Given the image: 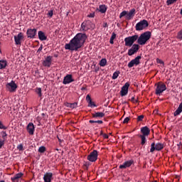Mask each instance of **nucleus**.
Instances as JSON below:
<instances>
[{"label":"nucleus","mask_w":182,"mask_h":182,"mask_svg":"<svg viewBox=\"0 0 182 182\" xmlns=\"http://www.w3.org/2000/svg\"><path fill=\"white\" fill-rule=\"evenodd\" d=\"M72 82H75V80L73 78L72 75L68 74L64 77L63 83V85H69V83H72Z\"/></svg>","instance_id":"2eb2a0df"},{"label":"nucleus","mask_w":182,"mask_h":182,"mask_svg":"<svg viewBox=\"0 0 182 182\" xmlns=\"http://www.w3.org/2000/svg\"><path fill=\"white\" fill-rule=\"evenodd\" d=\"M1 133L3 134V135H2V139H3L4 141L6 140V137L8 136V134H6V132L3 131Z\"/></svg>","instance_id":"58836bf2"},{"label":"nucleus","mask_w":182,"mask_h":182,"mask_svg":"<svg viewBox=\"0 0 182 182\" xmlns=\"http://www.w3.org/2000/svg\"><path fill=\"white\" fill-rule=\"evenodd\" d=\"M134 101H135L134 97H132L131 98V102H132V103H134Z\"/></svg>","instance_id":"603ef678"},{"label":"nucleus","mask_w":182,"mask_h":182,"mask_svg":"<svg viewBox=\"0 0 182 182\" xmlns=\"http://www.w3.org/2000/svg\"><path fill=\"white\" fill-rule=\"evenodd\" d=\"M150 38H151V32L146 31L141 33L139 37L138 36L136 40L138 45H141V46L146 45L147 41L150 40Z\"/></svg>","instance_id":"f03ea898"},{"label":"nucleus","mask_w":182,"mask_h":182,"mask_svg":"<svg viewBox=\"0 0 182 182\" xmlns=\"http://www.w3.org/2000/svg\"><path fill=\"white\" fill-rule=\"evenodd\" d=\"M38 30L36 28H28L26 32L27 38L35 39Z\"/></svg>","instance_id":"f8f14e48"},{"label":"nucleus","mask_w":182,"mask_h":182,"mask_svg":"<svg viewBox=\"0 0 182 182\" xmlns=\"http://www.w3.org/2000/svg\"><path fill=\"white\" fill-rule=\"evenodd\" d=\"M85 21V24L87 25V27L88 28V29H94L95 23H93L92 22V21L87 20V21Z\"/></svg>","instance_id":"b1692460"},{"label":"nucleus","mask_w":182,"mask_h":182,"mask_svg":"<svg viewBox=\"0 0 182 182\" xmlns=\"http://www.w3.org/2000/svg\"><path fill=\"white\" fill-rule=\"evenodd\" d=\"M86 101L88 103V106L90 107H97L96 104H95L92 101V97H90V95H87L86 97Z\"/></svg>","instance_id":"4be33fe9"},{"label":"nucleus","mask_w":182,"mask_h":182,"mask_svg":"<svg viewBox=\"0 0 182 182\" xmlns=\"http://www.w3.org/2000/svg\"><path fill=\"white\" fill-rule=\"evenodd\" d=\"M119 75H120V71H115L112 75L113 80H116V79L119 77Z\"/></svg>","instance_id":"473e14b6"},{"label":"nucleus","mask_w":182,"mask_h":182,"mask_svg":"<svg viewBox=\"0 0 182 182\" xmlns=\"http://www.w3.org/2000/svg\"><path fill=\"white\" fill-rule=\"evenodd\" d=\"M56 151H59V149H56Z\"/></svg>","instance_id":"bf43d9fd"},{"label":"nucleus","mask_w":182,"mask_h":182,"mask_svg":"<svg viewBox=\"0 0 182 182\" xmlns=\"http://www.w3.org/2000/svg\"><path fill=\"white\" fill-rule=\"evenodd\" d=\"M99 154L97 150H93L90 154L87 156V159L88 161H91V163H95L97 160V156Z\"/></svg>","instance_id":"6e6552de"},{"label":"nucleus","mask_w":182,"mask_h":182,"mask_svg":"<svg viewBox=\"0 0 182 182\" xmlns=\"http://www.w3.org/2000/svg\"><path fill=\"white\" fill-rule=\"evenodd\" d=\"M141 133L142 134H140L141 136H147L150 134V129H149L147 126L143 127L141 128Z\"/></svg>","instance_id":"aec40b11"},{"label":"nucleus","mask_w":182,"mask_h":182,"mask_svg":"<svg viewBox=\"0 0 182 182\" xmlns=\"http://www.w3.org/2000/svg\"><path fill=\"white\" fill-rule=\"evenodd\" d=\"M103 134H103V131H101L100 132V136H103Z\"/></svg>","instance_id":"5fc2aeb1"},{"label":"nucleus","mask_w":182,"mask_h":182,"mask_svg":"<svg viewBox=\"0 0 182 182\" xmlns=\"http://www.w3.org/2000/svg\"><path fill=\"white\" fill-rule=\"evenodd\" d=\"M6 87L9 92L13 93L14 92H16V89H18V85L14 80H11V82L6 84Z\"/></svg>","instance_id":"1a4fd4ad"},{"label":"nucleus","mask_w":182,"mask_h":182,"mask_svg":"<svg viewBox=\"0 0 182 182\" xmlns=\"http://www.w3.org/2000/svg\"><path fill=\"white\" fill-rule=\"evenodd\" d=\"M114 39H116V34L114 33H112V36L109 39V43H111V45H113V43H114Z\"/></svg>","instance_id":"2f4dec72"},{"label":"nucleus","mask_w":182,"mask_h":182,"mask_svg":"<svg viewBox=\"0 0 182 182\" xmlns=\"http://www.w3.org/2000/svg\"><path fill=\"white\" fill-rule=\"evenodd\" d=\"M180 14L182 15V9H181Z\"/></svg>","instance_id":"13d9d810"},{"label":"nucleus","mask_w":182,"mask_h":182,"mask_svg":"<svg viewBox=\"0 0 182 182\" xmlns=\"http://www.w3.org/2000/svg\"><path fill=\"white\" fill-rule=\"evenodd\" d=\"M86 39H87V36L85 33H78L70 41L69 43L65 45V49L66 50H79L85 45Z\"/></svg>","instance_id":"f257e3e1"},{"label":"nucleus","mask_w":182,"mask_h":182,"mask_svg":"<svg viewBox=\"0 0 182 182\" xmlns=\"http://www.w3.org/2000/svg\"><path fill=\"white\" fill-rule=\"evenodd\" d=\"M140 59H141V55L136 56L134 59H132L127 65L128 68H132L133 66H138L140 65Z\"/></svg>","instance_id":"9d476101"},{"label":"nucleus","mask_w":182,"mask_h":182,"mask_svg":"<svg viewBox=\"0 0 182 182\" xmlns=\"http://www.w3.org/2000/svg\"><path fill=\"white\" fill-rule=\"evenodd\" d=\"M129 87H130V83L126 82L121 89L120 95L126 96L129 93Z\"/></svg>","instance_id":"ddd939ff"},{"label":"nucleus","mask_w":182,"mask_h":182,"mask_svg":"<svg viewBox=\"0 0 182 182\" xmlns=\"http://www.w3.org/2000/svg\"><path fill=\"white\" fill-rule=\"evenodd\" d=\"M38 38L40 41H46L48 37L45 35V33L42 31H38Z\"/></svg>","instance_id":"5701e85b"},{"label":"nucleus","mask_w":182,"mask_h":182,"mask_svg":"<svg viewBox=\"0 0 182 182\" xmlns=\"http://www.w3.org/2000/svg\"><path fill=\"white\" fill-rule=\"evenodd\" d=\"M58 139L59 143H62V139H60L59 138V136H58Z\"/></svg>","instance_id":"864d4df0"},{"label":"nucleus","mask_w":182,"mask_h":182,"mask_svg":"<svg viewBox=\"0 0 182 182\" xmlns=\"http://www.w3.org/2000/svg\"><path fill=\"white\" fill-rule=\"evenodd\" d=\"M139 39V35H134L132 36H129L124 38V42H125V46H129V48L133 46L136 41Z\"/></svg>","instance_id":"39448f33"},{"label":"nucleus","mask_w":182,"mask_h":182,"mask_svg":"<svg viewBox=\"0 0 182 182\" xmlns=\"http://www.w3.org/2000/svg\"><path fill=\"white\" fill-rule=\"evenodd\" d=\"M140 49L139 44H134L131 48L128 50V56H133V55L137 53Z\"/></svg>","instance_id":"9b49d317"},{"label":"nucleus","mask_w":182,"mask_h":182,"mask_svg":"<svg viewBox=\"0 0 182 182\" xmlns=\"http://www.w3.org/2000/svg\"><path fill=\"white\" fill-rule=\"evenodd\" d=\"M157 63H160L161 65H164V62H163V60H160V59H158L157 60Z\"/></svg>","instance_id":"09e8293b"},{"label":"nucleus","mask_w":182,"mask_h":182,"mask_svg":"<svg viewBox=\"0 0 182 182\" xmlns=\"http://www.w3.org/2000/svg\"><path fill=\"white\" fill-rule=\"evenodd\" d=\"M164 149V144L162 143H154L151 144L150 153H154V151H161Z\"/></svg>","instance_id":"423d86ee"},{"label":"nucleus","mask_w":182,"mask_h":182,"mask_svg":"<svg viewBox=\"0 0 182 182\" xmlns=\"http://www.w3.org/2000/svg\"><path fill=\"white\" fill-rule=\"evenodd\" d=\"M149 27V21L147 20H141L138 22L135 26L136 31H143Z\"/></svg>","instance_id":"0eeeda50"},{"label":"nucleus","mask_w":182,"mask_h":182,"mask_svg":"<svg viewBox=\"0 0 182 182\" xmlns=\"http://www.w3.org/2000/svg\"><path fill=\"white\" fill-rule=\"evenodd\" d=\"M6 65H7L6 60H0V70L5 69V68H6Z\"/></svg>","instance_id":"cd10ccee"},{"label":"nucleus","mask_w":182,"mask_h":182,"mask_svg":"<svg viewBox=\"0 0 182 182\" xmlns=\"http://www.w3.org/2000/svg\"><path fill=\"white\" fill-rule=\"evenodd\" d=\"M102 136L104 139H109V135H107V134H104Z\"/></svg>","instance_id":"3c124183"},{"label":"nucleus","mask_w":182,"mask_h":182,"mask_svg":"<svg viewBox=\"0 0 182 182\" xmlns=\"http://www.w3.org/2000/svg\"><path fill=\"white\" fill-rule=\"evenodd\" d=\"M138 136L141 139V146H144L147 142V139H146V136L144 135H138Z\"/></svg>","instance_id":"bb28decb"},{"label":"nucleus","mask_w":182,"mask_h":182,"mask_svg":"<svg viewBox=\"0 0 182 182\" xmlns=\"http://www.w3.org/2000/svg\"><path fill=\"white\" fill-rule=\"evenodd\" d=\"M99 11L101 14H106V11H107V6L105 4L100 5Z\"/></svg>","instance_id":"393cba45"},{"label":"nucleus","mask_w":182,"mask_h":182,"mask_svg":"<svg viewBox=\"0 0 182 182\" xmlns=\"http://www.w3.org/2000/svg\"><path fill=\"white\" fill-rule=\"evenodd\" d=\"M143 119H144V115H139V116L137 117V122H142V121H143Z\"/></svg>","instance_id":"a19ab883"},{"label":"nucleus","mask_w":182,"mask_h":182,"mask_svg":"<svg viewBox=\"0 0 182 182\" xmlns=\"http://www.w3.org/2000/svg\"><path fill=\"white\" fill-rule=\"evenodd\" d=\"M46 151V147L44 146H40L38 148V153H45Z\"/></svg>","instance_id":"f704fd0d"},{"label":"nucleus","mask_w":182,"mask_h":182,"mask_svg":"<svg viewBox=\"0 0 182 182\" xmlns=\"http://www.w3.org/2000/svg\"><path fill=\"white\" fill-rule=\"evenodd\" d=\"M107 63V60H106V58H102L100 61V66L102 67H105Z\"/></svg>","instance_id":"7c9ffc66"},{"label":"nucleus","mask_w":182,"mask_h":182,"mask_svg":"<svg viewBox=\"0 0 182 182\" xmlns=\"http://www.w3.org/2000/svg\"><path fill=\"white\" fill-rule=\"evenodd\" d=\"M134 15H136V9H131L129 11V12L127 11H123L119 14V19H122V18H123V16H125V18L127 19V21H130V20L133 19V18L134 17Z\"/></svg>","instance_id":"7ed1b4c3"},{"label":"nucleus","mask_w":182,"mask_h":182,"mask_svg":"<svg viewBox=\"0 0 182 182\" xmlns=\"http://www.w3.org/2000/svg\"><path fill=\"white\" fill-rule=\"evenodd\" d=\"M88 18H95V14H90L87 16Z\"/></svg>","instance_id":"8fccbe9b"},{"label":"nucleus","mask_w":182,"mask_h":182,"mask_svg":"<svg viewBox=\"0 0 182 182\" xmlns=\"http://www.w3.org/2000/svg\"><path fill=\"white\" fill-rule=\"evenodd\" d=\"M92 116L94 119H102L105 117V113L100 112H95V113L92 114Z\"/></svg>","instance_id":"412c9836"},{"label":"nucleus","mask_w":182,"mask_h":182,"mask_svg":"<svg viewBox=\"0 0 182 182\" xmlns=\"http://www.w3.org/2000/svg\"><path fill=\"white\" fill-rule=\"evenodd\" d=\"M65 106L67 107H69L70 109H76V107H77V103H76V102H74V103L66 102Z\"/></svg>","instance_id":"a878e982"},{"label":"nucleus","mask_w":182,"mask_h":182,"mask_svg":"<svg viewBox=\"0 0 182 182\" xmlns=\"http://www.w3.org/2000/svg\"><path fill=\"white\" fill-rule=\"evenodd\" d=\"M178 0H167L166 1V5L169 6V5H173V4H176Z\"/></svg>","instance_id":"72a5a7b5"},{"label":"nucleus","mask_w":182,"mask_h":182,"mask_svg":"<svg viewBox=\"0 0 182 182\" xmlns=\"http://www.w3.org/2000/svg\"><path fill=\"white\" fill-rule=\"evenodd\" d=\"M129 121H130V117H126V118L124 119L123 123H124V124H126L127 123H129Z\"/></svg>","instance_id":"a18cd8bd"},{"label":"nucleus","mask_w":182,"mask_h":182,"mask_svg":"<svg viewBox=\"0 0 182 182\" xmlns=\"http://www.w3.org/2000/svg\"><path fill=\"white\" fill-rule=\"evenodd\" d=\"M44 182H52L53 180V173L50 172H47L43 176Z\"/></svg>","instance_id":"f3484780"},{"label":"nucleus","mask_w":182,"mask_h":182,"mask_svg":"<svg viewBox=\"0 0 182 182\" xmlns=\"http://www.w3.org/2000/svg\"><path fill=\"white\" fill-rule=\"evenodd\" d=\"M0 182H5V181H1Z\"/></svg>","instance_id":"052dcab7"},{"label":"nucleus","mask_w":182,"mask_h":182,"mask_svg":"<svg viewBox=\"0 0 182 182\" xmlns=\"http://www.w3.org/2000/svg\"><path fill=\"white\" fill-rule=\"evenodd\" d=\"M42 49H43V45H41L37 52H42Z\"/></svg>","instance_id":"de8ad7c7"},{"label":"nucleus","mask_w":182,"mask_h":182,"mask_svg":"<svg viewBox=\"0 0 182 182\" xmlns=\"http://www.w3.org/2000/svg\"><path fill=\"white\" fill-rule=\"evenodd\" d=\"M134 164V161L133 160H129L126 161L125 162L123 163V164L119 166V168L123 169V168H128L132 166V164Z\"/></svg>","instance_id":"a211bd4d"},{"label":"nucleus","mask_w":182,"mask_h":182,"mask_svg":"<svg viewBox=\"0 0 182 182\" xmlns=\"http://www.w3.org/2000/svg\"><path fill=\"white\" fill-rule=\"evenodd\" d=\"M17 150H18V151H23V150H25V149H23V144H20L17 146Z\"/></svg>","instance_id":"e433bc0d"},{"label":"nucleus","mask_w":182,"mask_h":182,"mask_svg":"<svg viewBox=\"0 0 182 182\" xmlns=\"http://www.w3.org/2000/svg\"><path fill=\"white\" fill-rule=\"evenodd\" d=\"M0 129L3 130H6V129H8V127L4 125V124L2 123V121H0Z\"/></svg>","instance_id":"ea45409f"},{"label":"nucleus","mask_w":182,"mask_h":182,"mask_svg":"<svg viewBox=\"0 0 182 182\" xmlns=\"http://www.w3.org/2000/svg\"><path fill=\"white\" fill-rule=\"evenodd\" d=\"M89 123L93 124V123H97L98 124H103V121L102 120H90Z\"/></svg>","instance_id":"c9c22d12"},{"label":"nucleus","mask_w":182,"mask_h":182,"mask_svg":"<svg viewBox=\"0 0 182 182\" xmlns=\"http://www.w3.org/2000/svg\"><path fill=\"white\" fill-rule=\"evenodd\" d=\"M52 65V56L48 55L46 58L45 60L43 62V66L46 68H50Z\"/></svg>","instance_id":"dca6fc26"},{"label":"nucleus","mask_w":182,"mask_h":182,"mask_svg":"<svg viewBox=\"0 0 182 182\" xmlns=\"http://www.w3.org/2000/svg\"><path fill=\"white\" fill-rule=\"evenodd\" d=\"M23 176V173H18L14 175V178H17V179H18V180H21V178H22Z\"/></svg>","instance_id":"4c0bfd02"},{"label":"nucleus","mask_w":182,"mask_h":182,"mask_svg":"<svg viewBox=\"0 0 182 182\" xmlns=\"http://www.w3.org/2000/svg\"><path fill=\"white\" fill-rule=\"evenodd\" d=\"M156 86V88L155 90V95L156 96H160L163 92H165V90H167V87L166 86V84H164L162 82H159L155 85Z\"/></svg>","instance_id":"20e7f679"},{"label":"nucleus","mask_w":182,"mask_h":182,"mask_svg":"<svg viewBox=\"0 0 182 182\" xmlns=\"http://www.w3.org/2000/svg\"><path fill=\"white\" fill-rule=\"evenodd\" d=\"M26 130L31 136H33V134H35V125L33 124V123H28L26 127Z\"/></svg>","instance_id":"4468645a"},{"label":"nucleus","mask_w":182,"mask_h":182,"mask_svg":"<svg viewBox=\"0 0 182 182\" xmlns=\"http://www.w3.org/2000/svg\"><path fill=\"white\" fill-rule=\"evenodd\" d=\"M36 93L38 95L39 97H42V88L41 87H36L35 89Z\"/></svg>","instance_id":"c756f323"},{"label":"nucleus","mask_w":182,"mask_h":182,"mask_svg":"<svg viewBox=\"0 0 182 182\" xmlns=\"http://www.w3.org/2000/svg\"><path fill=\"white\" fill-rule=\"evenodd\" d=\"M4 144H5V140L0 139V149H2Z\"/></svg>","instance_id":"49530a36"},{"label":"nucleus","mask_w":182,"mask_h":182,"mask_svg":"<svg viewBox=\"0 0 182 182\" xmlns=\"http://www.w3.org/2000/svg\"><path fill=\"white\" fill-rule=\"evenodd\" d=\"M106 26H107V23L105 24L104 28H106Z\"/></svg>","instance_id":"4d7b16f0"},{"label":"nucleus","mask_w":182,"mask_h":182,"mask_svg":"<svg viewBox=\"0 0 182 182\" xmlns=\"http://www.w3.org/2000/svg\"><path fill=\"white\" fill-rule=\"evenodd\" d=\"M22 39H23V33H19L17 36H15L14 41L16 45H21Z\"/></svg>","instance_id":"6ab92c4d"},{"label":"nucleus","mask_w":182,"mask_h":182,"mask_svg":"<svg viewBox=\"0 0 182 182\" xmlns=\"http://www.w3.org/2000/svg\"><path fill=\"white\" fill-rule=\"evenodd\" d=\"M47 15L49 18H52V16H53V10L49 11Z\"/></svg>","instance_id":"c03bdc74"},{"label":"nucleus","mask_w":182,"mask_h":182,"mask_svg":"<svg viewBox=\"0 0 182 182\" xmlns=\"http://www.w3.org/2000/svg\"><path fill=\"white\" fill-rule=\"evenodd\" d=\"M90 166V164H89V162H85V163L84 164V168H85V170H88Z\"/></svg>","instance_id":"79ce46f5"},{"label":"nucleus","mask_w":182,"mask_h":182,"mask_svg":"<svg viewBox=\"0 0 182 182\" xmlns=\"http://www.w3.org/2000/svg\"><path fill=\"white\" fill-rule=\"evenodd\" d=\"M11 180L12 182H21V179H18V178H14V177H11Z\"/></svg>","instance_id":"37998d69"},{"label":"nucleus","mask_w":182,"mask_h":182,"mask_svg":"<svg viewBox=\"0 0 182 182\" xmlns=\"http://www.w3.org/2000/svg\"><path fill=\"white\" fill-rule=\"evenodd\" d=\"M81 29H82V31H84L85 32H86V31H89V28L87 27V25H86V22L85 21L82 23V24H81Z\"/></svg>","instance_id":"c85d7f7f"},{"label":"nucleus","mask_w":182,"mask_h":182,"mask_svg":"<svg viewBox=\"0 0 182 182\" xmlns=\"http://www.w3.org/2000/svg\"><path fill=\"white\" fill-rule=\"evenodd\" d=\"M135 103H139V100H136Z\"/></svg>","instance_id":"6e6d98bb"}]
</instances>
